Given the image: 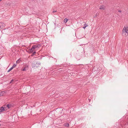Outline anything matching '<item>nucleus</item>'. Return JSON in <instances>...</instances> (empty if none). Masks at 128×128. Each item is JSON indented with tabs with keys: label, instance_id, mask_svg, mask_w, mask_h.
I'll list each match as a JSON object with an SVG mask.
<instances>
[{
	"label": "nucleus",
	"instance_id": "obj_22",
	"mask_svg": "<svg viewBox=\"0 0 128 128\" xmlns=\"http://www.w3.org/2000/svg\"><path fill=\"white\" fill-rule=\"evenodd\" d=\"M3 92H0V93H2Z\"/></svg>",
	"mask_w": 128,
	"mask_h": 128
},
{
	"label": "nucleus",
	"instance_id": "obj_21",
	"mask_svg": "<svg viewBox=\"0 0 128 128\" xmlns=\"http://www.w3.org/2000/svg\"><path fill=\"white\" fill-rule=\"evenodd\" d=\"M89 102H90V99L89 98Z\"/></svg>",
	"mask_w": 128,
	"mask_h": 128
},
{
	"label": "nucleus",
	"instance_id": "obj_23",
	"mask_svg": "<svg viewBox=\"0 0 128 128\" xmlns=\"http://www.w3.org/2000/svg\"><path fill=\"white\" fill-rule=\"evenodd\" d=\"M97 16V15H96V16Z\"/></svg>",
	"mask_w": 128,
	"mask_h": 128
},
{
	"label": "nucleus",
	"instance_id": "obj_2",
	"mask_svg": "<svg viewBox=\"0 0 128 128\" xmlns=\"http://www.w3.org/2000/svg\"><path fill=\"white\" fill-rule=\"evenodd\" d=\"M125 32L128 34V27H124L123 28L122 34V35H126Z\"/></svg>",
	"mask_w": 128,
	"mask_h": 128
},
{
	"label": "nucleus",
	"instance_id": "obj_3",
	"mask_svg": "<svg viewBox=\"0 0 128 128\" xmlns=\"http://www.w3.org/2000/svg\"><path fill=\"white\" fill-rule=\"evenodd\" d=\"M106 7L104 5H102L100 6L99 9L100 10H104L105 9Z\"/></svg>",
	"mask_w": 128,
	"mask_h": 128
},
{
	"label": "nucleus",
	"instance_id": "obj_9",
	"mask_svg": "<svg viewBox=\"0 0 128 128\" xmlns=\"http://www.w3.org/2000/svg\"><path fill=\"white\" fill-rule=\"evenodd\" d=\"M28 68V66H26V67H25V68H24L22 70V71H25L26 70L28 69H27Z\"/></svg>",
	"mask_w": 128,
	"mask_h": 128
},
{
	"label": "nucleus",
	"instance_id": "obj_20",
	"mask_svg": "<svg viewBox=\"0 0 128 128\" xmlns=\"http://www.w3.org/2000/svg\"><path fill=\"white\" fill-rule=\"evenodd\" d=\"M18 60H17V61H16V63H18Z\"/></svg>",
	"mask_w": 128,
	"mask_h": 128
},
{
	"label": "nucleus",
	"instance_id": "obj_17",
	"mask_svg": "<svg viewBox=\"0 0 128 128\" xmlns=\"http://www.w3.org/2000/svg\"><path fill=\"white\" fill-rule=\"evenodd\" d=\"M56 12V10H54L52 12Z\"/></svg>",
	"mask_w": 128,
	"mask_h": 128
},
{
	"label": "nucleus",
	"instance_id": "obj_4",
	"mask_svg": "<svg viewBox=\"0 0 128 128\" xmlns=\"http://www.w3.org/2000/svg\"><path fill=\"white\" fill-rule=\"evenodd\" d=\"M5 110L4 108L2 107L0 108V112H3Z\"/></svg>",
	"mask_w": 128,
	"mask_h": 128
},
{
	"label": "nucleus",
	"instance_id": "obj_18",
	"mask_svg": "<svg viewBox=\"0 0 128 128\" xmlns=\"http://www.w3.org/2000/svg\"><path fill=\"white\" fill-rule=\"evenodd\" d=\"M118 12H122V11L121 10H119L118 11Z\"/></svg>",
	"mask_w": 128,
	"mask_h": 128
},
{
	"label": "nucleus",
	"instance_id": "obj_11",
	"mask_svg": "<svg viewBox=\"0 0 128 128\" xmlns=\"http://www.w3.org/2000/svg\"><path fill=\"white\" fill-rule=\"evenodd\" d=\"M13 68L12 67H11L7 71V72H8L10 71H11V70H12L13 69Z\"/></svg>",
	"mask_w": 128,
	"mask_h": 128
},
{
	"label": "nucleus",
	"instance_id": "obj_13",
	"mask_svg": "<svg viewBox=\"0 0 128 128\" xmlns=\"http://www.w3.org/2000/svg\"><path fill=\"white\" fill-rule=\"evenodd\" d=\"M16 64H14L13 65V66H12V67L13 68H14L16 66Z\"/></svg>",
	"mask_w": 128,
	"mask_h": 128
},
{
	"label": "nucleus",
	"instance_id": "obj_25",
	"mask_svg": "<svg viewBox=\"0 0 128 128\" xmlns=\"http://www.w3.org/2000/svg\"><path fill=\"white\" fill-rule=\"evenodd\" d=\"M0 126H1V124H0Z\"/></svg>",
	"mask_w": 128,
	"mask_h": 128
},
{
	"label": "nucleus",
	"instance_id": "obj_14",
	"mask_svg": "<svg viewBox=\"0 0 128 128\" xmlns=\"http://www.w3.org/2000/svg\"><path fill=\"white\" fill-rule=\"evenodd\" d=\"M2 23H0V28H2Z\"/></svg>",
	"mask_w": 128,
	"mask_h": 128
},
{
	"label": "nucleus",
	"instance_id": "obj_5",
	"mask_svg": "<svg viewBox=\"0 0 128 128\" xmlns=\"http://www.w3.org/2000/svg\"><path fill=\"white\" fill-rule=\"evenodd\" d=\"M82 24H84V26L82 27V28L85 29L86 27L88 26L87 24H86L85 22H83Z\"/></svg>",
	"mask_w": 128,
	"mask_h": 128
},
{
	"label": "nucleus",
	"instance_id": "obj_24",
	"mask_svg": "<svg viewBox=\"0 0 128 128\" xmlns=\"http://www.w3.org/2000/svg\"><path fill=\"white\" fill-rule=\"evenodd\" d=\"M1 0H0V1Z\"/></svg>",
	"mask_w": 128,
	"mask_h": 128
},
{
	"label": "nucleus",
	"instance_id": "obj_8",
	"mask_svg": "<svg viewBox=\"0 0 128 128\" xmlns=\"http://www.w3.org/2000/svg\"><path fill=\"white\" fill-rule=\"evenodd\" d=\"M32 67H36L37 68V65L36 66V63H33L32 64Z\"/></svg>",
	"mask_w": 128,
	"mask_h": 128
},
{
	"label": "nucleus",
	"instance_id": "obj_10",
	"mask_svg": "<svg viewBox=\"0 0 128 128\" xmlns=\"http://www.w3.org/2000/svg\"><path fill=\"white\" fill-rule=\"evenodd\" d=\"M68 20L66 18H65L64 20V22L65 23H66L68 21Z\"/></svg>",
	"mask_w": 128,
	"mask_h": 128
},
{
	"label": "nucleus",
	"instance_id": "obj_19",
	"mask_svg": "<svg viewBox=\"0 0 128 128\" xmlns=\"http://www.w3.org/2000/svg\"><path fill=\"white\" fill-rule=\"evenodd\" d=\"M2 94L1 93V94L0 93V96H2Z\"/></svg>",
	"mask_w": 128,
	"mask_h": 128
},
{
	"label": "nucleus",
	"instance_id": "obj_6",
	"mask_svg": "<svg viewBox=\"0 0 128 128\" xmlns=\"http://www.w3.org/2000/svg\"><path fill=\"white\" fill-rule=\"evenodd\" d=\"M6 106L8 109H9L11 108V107L12 106V105L11 104H9L7 105Z\"/></svg>",
	"mask_w": 128,
	"mask_h": 128
},
{
	"label": "nucleus",
	"instance_id": "obj_16",
	"mask_svg": "<svg viewBox=\"0 0 128 128\" xmlns=\"http://www.w3.org/2000/svg\"><path fill=\"white\" fill-rule=\"evenodd\" d=\"M14 80L13 79L12 80H11V81L10 82V83H11L12 82H13Z\"/></svg>",
	"mask_w": 128,
	"mask_h": 128
},
{
	"label": "nucleus",
	"instance_id": "obj_12",
	"mask_svg": "<svg viewBox=\"0 0 128 128\" xmlns=\"http://www.w3.org/2000/svg\"><path fill=\"white\" fill-rule=\"evenodd\" d=\"M33 52V53L31 55L32 56H34L35 55V54L36 53V52H35V51H34V52Z\"/></svg>",
	"mask_w": 128,
	"mask_h": 128
},
{
	"label": "nucleus",
	"instance_id": "obj_1",
	"mask_svg": "<svg viewBox=\"0 0 128 128\" xmlns=\"http://www.w3.org/2000/svg\"><path fill=\"white\" fill-rule=\"evenodd\" d=\"M41 45L40 44H38L35 45L33 46L29 50H26V52L29 53H32L33 52L34 50L36 49L37 48H39L41 47Z\"/></svg>",
	"mask_w": 128,
	"mask_h": 128
},
{
	"label": "nucleus",
	"instance_id": "obj_15",
	"mask_svg": "<svg viewBox=\"0 0 128 128\" xmlns=\"http://www.w3.org/2000/svg\"><path fill=\"white\" fill-rule=\"evenodd\" d=\"M69 126V124H66L65 125V126L67 127Z\"/></svg>",
	"mask_w": 128,
	"mask_h": 128
},
{
	"label": "nucleus",
	"instance_id": "obj_7",
	"mask_svg": "<svg viewBox=\"0 0 128 128\" xmlns=\"http://www.w3.org/2000/svg\"><path fill=\"white\" fill-rule=\"evenodd\" d=\"M36 64L38 66L37 68L40 67V62H37L36 63Z\"/></svg>",
	"mask_w": 128,
	"mask_h": 128
}]
</instances>
